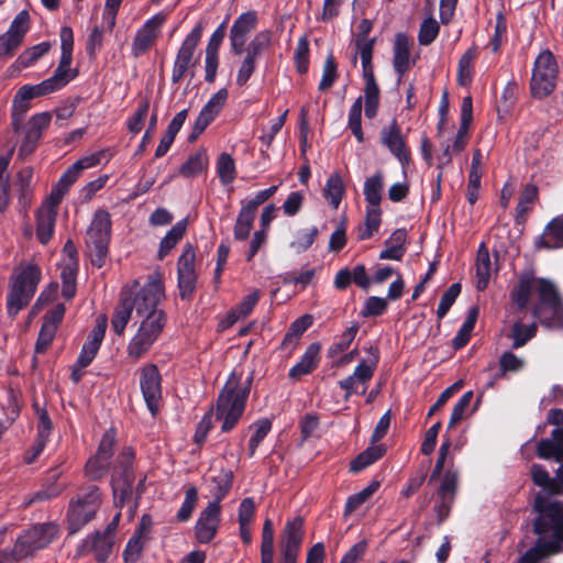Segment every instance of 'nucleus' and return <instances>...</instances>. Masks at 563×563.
<instances>
[{"label": "nucleus", "instance_id": "20e7f679", "mask_svg": "<svg viewBox=\"0 0 563 563\" xmlns=\"http://www.w3.org/2000/svg\"><path fill=\"white\" fill-rule=\"evenodd\" d=\"M533 294L538 295V302L533 306V316L540 319L542 323L551 327L553 323L548 320V314L559 317L561 309L555 285L545 278L525 275L512 290L511 298L519 309H523Z\"/></svg>", "mask_w": 563, "mask_h": 563}, {"label": "nucleus", "instance_id": "a18cd8bd", "mask_svg": "<svg viewBox=\"0 0 563 563\" xmlns=\"http://www.w3.org/2000/svg\"><path fill=\"white\" fill-rule=\"evenodd\" d=\"M132 487V477L128 471L112 479V488L114 503L118 507H122L126 498L130 497Z\"/></svg>", "mask_w": 563, "mask_h": 563}, {"label": "nucleus", "instance_id": "e433bc0d", "mask_svg": "<svg viewBox=\"0 0 563 563\" xmlns=\"http://www.w3.org/2000/svg\"><path fill=\"white\" fill-rule=\"evenodd\" d=\"M203 26L201 23H198L191 32L186 36L184 42L181 43L177 56V59L181 62H187L191 64L194 53L200 42L202 35Z\"/></svg>", "mask_w": 563, "mask_h": 563}, {"label": "nucleus", "instance_id": "2eb2a0df", "mask_svg": "<svg viewBox=\"0 0 563 563\" xmlns=\"http://www.w3.org/2000/svg\"><path fill=\"white\" fill-rule=\"evenodd\" d=\"M379 139L380 143L399 161L402 166V173L406 174V167L410 163V154L406 144V137L396 120H393L380 130Z\"/></svg>", "mask_w": 563, "mask_h": 563}, {"label": "nucleus", "instance_id": "09e8293b", "mask_svg": "<svg viewBox=\"0 0 563 563\" xmlns=\"http://www.w3.org/2000/svg\"><path fill=\"white\" fill-rule=\"evenodd\" d=\"M536 323L523 324L521 321L514 323L509 336L514 340L512 347L523 346L531 338L536 335Z\"/></svg>", "mask_w": 563, "mask_h": 563}, {"label": "nucleus", "instance_id": "0eeeda50", "mask_svg": "<svg viewBox=\"0 0 563 563\" xmlns=\"http://www.w3.org/2000/svg\"><path fill=\"white\" fill-rule=\"evenodd\" d=\"M111 239V217L103 209L95 212L86 233V246L92 265L101 267Z\"/></svg>", "mask_w": 563, "mask_h": 563}, {"label": "nucleus", "instance_id": "dca6fc26", "mask_svg": "<svg viewBox=\"0 0 563 563\" xmlns=\"http://www.w3.org/2000/svg\"><path fill=\"white\" fill-rule=\"evenodd\" d=\"M166 19V13H156L137 30L131 47L132 54L135 57L143 55L152 47L161 34V29Z\"/></svg>", "mask_w": 563, "mask_h": 563}, {"label": "nucleus", "instance_id": "7ed1b4c3", "mask_svg": "<svg viewBox=\"0 0 563 563\" xmlns=\"http://www.w3.org/2000/svg\"><path fill=\"white\" fill-rule=\"evenodd\" d=\"M252 377L234 369L221 389L217 404L210 410L221 422V430L229 432L241 419L250 394Z\"/></svg>", "mask_w": 563, "mask_h": 563}, {"label": "nucleus", "instance_id": "1a4fd4ad", "mask_svg": "<svg viewBox=\"0 0 563 563\" xmlns=\"http://www.w3.org/2000/svg\"><path fill=\"white\" fill-rule=\"evenodd\" d=\"M218 479L220 484L216 493L217 500L208 504L196 523V536L202 543L210 542L217 533L220 515L219 500L227 495L231 487L232 473L229 471L222 472Z\"/></svg>", "mask_w": 563, "mask_h": 563}, {"label": "nucleus", "instance_id": "680f3d73", "mask_svg": "<svg viewBox=\"0 0 563 563\" xmlns=\"http://www.w3.org/2000/svg\"><path fill=\"white\" fill-rule=\"evenodd\" d=\"M312 324V317L309 314L301 316L297 320H295L287 334L284 339V344L297 342V340L301 336V334Z\"/></svg>", "mask_w": 563, "mask_h": 563}, {"label": "nucleus", "instance_id": "a211bd4d", "mask_svg": "<svg viewBox=\"0 0 563 563\" xmlns=\"http://www.w3.org/2000/svg\"><path fill=\"white\" fill-rule=\"evenodd\" d=\"M52 92H54V90L46 79L37 85H24L16 91L12 104L13 124L16 130L19 129L18 124L29 110V101Z\"/></svg>", "mask_w": 563, "mask_h": 563}, {"label": "nucleus", "instance_id": "6e6552de", "mask_svg": "<svg viewBox=\"0 0 563 563\" xmlns=\"http://www.w3.org/2000/svg\"><path fill=\"white\" fill-rule=\"evenodd\" d=\"M559 65L554 55L542 51L536 58L530 80L531 95L537 99L548 97L556 86Z\"/></svg>", "mask_w": 563, "mask_h": 563}, {"label": "nucleus", "instance_id": "f8f14e48", "mask_svg": "<svg viewBox=\"0 0 563 563\" xmlns=\"http://www.w3.org/2000/svg\"><path fill=\"white\" fill-rule=\"evenodd\" d=\"M100 505V493L97 487H91L82 496L70 504L68 511L69 528L77 531L86 525L96 514Z\"/></svg>", "mask_w": 563, "mask_h": 563}, {"label": "nucleus", "instance_id": "f3484780", "mask_svg": "<svg viewBox=\"0 0 563 563\" xmlns=\"http://www.w3.org/2000/svg\"><path fill=\"white\" fill-rule=\"evenodd\" d=\"M196 254L190 244L186 245L178 260V288L183 299H189L196 288L197 273L195 269Z\"/></svg>", "mask_w": 563, "mask_h": 563}, {"label": "nucleus", "instance_id": "13d9d810", "mask_svg": "<svg viewBox=\"0 0 563 563\" xmlns=\"http://www.w3.org/2000/svg\"><path fill=\"white\" fill-rule=\"evenodd\" d=\"M361 117H362V97H358L354 103L352 104L349 113V128L351 129L353 135L356 140L362 143L364 141V135L361 126Z\"/></svg>", "mask_w": 563, "mask_h": 563}, {"label": "nucleus", "instance_id": "ddd939ff", "mask_svg": "<svg viewBox=\"0 0 563 563\" xmlns=\"http://www.w3.org/2000/svg\"><path fill=\"white\" fill-rule=\"evenodd\" d=\"M303 538V521L295 518L288 521L280 536V563H297Z\"/></svg>", "mask_w": 563, "mask_h": 563}, {"label": "nucleus", "instance_id": "338daca9", "mask_svg": "<svg viewBox=\"0 0 563 563\" xmlns=\"http://www.w3.org/2000/svg\"><path fill=\"white\" fill-rule=\"evenodd\" d=\"M271 40H272L271 32H268V31L260 32L258 34H256L254 36V38L250 43V45L247 47L246 55L257 58L261 55V53L269 46Z\"/></svg>", "mask_w": 563, "mask_h": 563}, {"label": "nucleus", "instance_id": "7c9ffc66", "mask_svg": "<svg viewBox=\"0 0 563 563\" xmlns=\"http://www.w3.org/2000/svg\"><path fill=\"white\" fill-rule=\"evenodd\" d=\"M553 440L545 439L538 445V455L542 459L554 457L558 462L563 460V429L552 433Z\"/></svg>", "mask_w": 563, "mask_h": 563}, {"label": "nucleus", "instance_id": "4468645a", "mask_svg": "<svg viewBox=\"0 0 563 563\" xmlns=\"http://www.w3.org/2000/svg\"><path fill=\"white\" fill-rule=\"evenodd\" d=\"M29 27L30 14L27 11L23 10L15 15L8 31L0 35V58L8 59L13 56L21 45Z\"/></svg>", "mask_w": 563, "mask_h": 563}, {"label": "nucleus", "instance_id": "f03ea898", "mask_svg": "<svg viewBox=\"0 0 563 563\" xmlns=\"http://www.w3.org/2000/svg\"><path fill=\"white\" fill-rule=\"evenodd\" d=\"M164 296L148 294L137 307L139 327L131 338L126 354L136 361L143 357L159 338L166 322L165 314L157 308Z\"/></svg>", "mask_w": 563, "mask_h": 563}, {"label": "nucleus", "instance_id": "aec40b11", "mask_svg": "<svg viewBox=\"0 0 563 563\" xmlns=\"http://www.w3.org/2000/svg\"><path fill=\"white\" fill-rule=\"evenodd\" d=\"M54 195L55 186L37 212L36 234L43 244L47 243L52 238L56 219V207L65 196V194H60V196L57 198Z\"/></svg>", "mask_w": 563, "mask_h": 563}, {"label": "nucleus", "instance_id": "6e6d98bb", "mask_svg": "<svg viewBox=\"0 0 563 563\" xmlns=\"http://www.w3.org/2000/svg\"><path fill=\"white\" fill-rule=\"evenodd\" d=\"M440 25L437 20L430 15L426 18L419 29L418 41L421 45H430L438 36Z\"/></svg>", "mask_w": 563, "mask_h": 563}, {"label": "nucleus", "instance_id": "c9c22d12", "mask_svg": "<svg viewBox=\"0 0 563 563\" xmlns=\"http://www.w3.org/2000/svg\"><path fill=\"white\" fill-rule=\"evenodd\" d=\"M187 229V221H178L163 238L159 244L158 257L162 260L169 254V252L181 240Z\"/></svg>", "mask_w": 563, "mask_h": 563}, {"label": "nucleus", "instance_id": "49530a36", "mask_svg": "<svg viewBox=\"0 0 563 563\" xmlns=\"http://www.w3.org/2000/svg\"><path fill=\"white\" fill-rule=\"evenodd\" d=\"M476 57V48H468L460 58L457 67V81L462 86H467L473 77V62Z\"/></svg>", "mask_w": 563, "mask_h": 563}, {"label": "nucleus", "instance_id": "72a5a7b5", "mask_svg": "<svg viewBox=\"0 0 563 563\" xmlns=\"http://www.w3.org/2000/svg\"><path fill=\"white\" fill-rule=\"evenodd\" d=\"M383 189L384 175L382 170H377L374 175L365 179L363 192L368 206H379Z\"/></svg>", "mask_w": 563, "mask_h": 563}, {"label": "nucleus", "instance_id": "9b49d317", "mask_svg": "<svg viewBox=\"0 0 563 563\" xmlns=\"http://www.w3.org/2000/svg\"><path fill=\"white\" fill-rule=\"evenodd\" d=\"M57 533L58 528L55 523L34 526L18 538L14 553L19 558L31 555L34 551L48 545Z\"/></svg>", "mask_w": 563, "mask_h": 563}, {"label": "nucleus", "instance_id": "37998d69", "mask_svg": "<svg viewBox=\"0 0 563 563\" xmlns=\"http://www.w3.org/2000/svg\"><path fill=\"white\" fill-rule=\"evenodd\" d=\"M208 166V156L205 150H199L188 157L180 167V175L194 177L200 174Z\"/></svg>", "mask_w": 563, "mask_h": 563}, {"label": "nucleus", "instance_id": "e2e57ef3", "mask_svg": "<svg viewBox=\"0 0 563 563\" xmlns=\"http://www.w3.org/2000/svg\"><path fill=\"white\" fill-rule=\"evenodd\" d=\"M461 292V285L460 284H453L449 287V289L442 295L440 303L437 309V316L439 319H442L448 311L450 310L451 306L457 298V296Z\"/></svg>", "mask_w": 563, "mask_h": 563}, {"label": "nucleus", "instance_id": "8fccbe9b", "mask_svg": "<svg viewBox=\"0 0 563 563\" xmlns=\"http://www.w3.org/2000/svg\"><path fill=\"white\" fill-rule=\"evenodd\" d=\"M478 317V309L472 308L468 311V314L463 322L461 329L456 333V335L453 339V345L455 349L463 347L470 340L471 333L474 329L475 322Z\"/></svg>", "mask_w": 563, "mask_h": 563}, {"label": "nucleus", "instance_id": "f704fd0d", "mask_svg": "<svg viewBox=\"0 0 563 563\" xmlns=\"http://www.w3.org/2000/svg\"><path fill=\"white\" fill-rule=\"evenodd\" d=\"M375 40L367 37H357L355 41L356 54L360 55L363 67V77H374L372 57ZM356 62V56L353 57Z\"/></svg>", "mask_w": 563, "mask_h": 563}, {"label": "nucleus", "instance_id": "bf43d9fd", "mask_svg": "<svg viewBox=\"0 0 563 563\" xmlns=\"http://www.w3.org/2000/svg\"><path fill=\"white\" fill-rule=\"evenodd\" d=\"M51 113L41 112L33 115L27 123L29 137L32 140H40L42 136L43 130H45L51 122Z\"/></svg>", "mask_w": 563, "mask_h": 563}, {"label": "nucleus", "instance_id": "79ce46f5", "mask_svg": "<svg viewBox=\"0 0 563 563\" xmlns=\"http://www.w3.org/2000/svg\"><path fill=\"white\" fill-rule=\"evenodd\" d=\"M317 235L318 229L316 227L298 229L292 233V239L289 246L294 250L295 253L300 254L312 245Z\"/></svg>", "mask_w": 563, "mask_h": 563}, {"label": "nucleus", "instance_id": "c03bdc74", "mask_svg": "<svg viewBox=\"0 0 563 563\" xmlns=\"http://www.w3.org/2000/svg\"><path fill=\"white\" fill-rule=\"evenodd\" d=\"M379 482L374 481L361 492L351 495L347 498L344 507V517L350 516L352 512L358 509L365 501H367L374 495V493L377 492Z\"/></svg>", "mask_w": 563, "mask_h": 563}, {"label": "nucleus", "instance_id": "864d4df0", "mask_svg": "<svg viewBox=\"0 0 563 563\" xmlns=\"http://www.w3.org/2000/svg\"><path fill=\"white\" fill-rule=\"evenodd\" d=\"M531 476L533 483L544 490L551 494H559L560 487L555 479L549 476V473L539 464H533L531 466Z\"/></svg>", "mask_w": 563, "mask_h": 563}, {"label": "nucleus", "instance_id": "58836bf2", "mask_svg": "<svg viewBox=\"0 0 563 563\" xmlns=\"http://www.w3.org/2000/svg\"><path fill=\"white\" fill-rule=\"evenodd\" d=\"M344 192L345 187L342 177L339 174L331 175L323 188V196L332 208L336 209L339 207Z\"/></svg>", "mask_w": 563, "mask_h": 563}, {"label": "nucleus", "instance_id": "603ef678", "mask_svg": "<svg viewBox=\"0 0 563 563\" xmlns=\"http://www.w3.org/2000/svg\"><path fill=\"white\" fill-rule=\"evenodd\" d=\"M217 172L221 184L229 185L235 179V163L231 155L222 153L217 162Z\"/></svg>", "mask_w": 563, "mask_h": 563}, {"label": "nucleus", "instance_id": "5fc2aeb1", "mask_svg": "<svg viewBox=\"0 0 563 563\" xmlns=\"http://www.w3.org/2000/svg\"><path fill=\"white\" fill-rule=\"evenodd\" d=\"M51 48V44L48 42H42L37 45H34L27 49H25L16 59V64L26 68L33 65L40 57L45 55Z\"/></svg>", "mask_w": 563, "mask_h": 563}, {"label": "nucleus", "instance_id": "774afa93", "mask_svg": "<svg viewBox=\"0 0 563 563\" xmlns=\"http://www.w3.org/2000/svg\"><path fill=\"white\" fill-rule=\"evenodd\" d=\"M147 540L136 536V534H133L126 547H125V550H124V559H125V562H129V563H134L135 561H137V559L140 558L142 551H143V548L145 545Z\"/></svg>", "mask_w": 563, "mask_h": 563}, {"label": "nucleus", "instance_id": "4be33fe9", "mask_svg": "<svg viewBox=\"0 0 563 563\" xmlns=\"http://www.w3.org/2000/svg\"><path fill=\"white\" fill-rule=\"evenodd\" d=\"M114 440L115 434L113 430H109L103 434L96 455L86 464V473L91 478H99L107 472Z\"/></svg>", "mask_w": 563, "mask_h": 563}, {"label": "nucleus", "instance_id": "052dcab7", "mask_svg": "<svg viewBox=\"0 0 563 563\" xmlns=\"http://www.w3.org/2000/svg\"><path fill=\"white\" fill-rule=\"evenodd\" d=\"M251 429L254 430V433L250 439L249 451H250V455H253L255 453L257 446L260 445V443L271 431L272 423L267 419H261V420L256 421L255 423H253L251 426Z\"/></svg>", "mask_w": 563, "mask_h": 563}, {"label": "nucleus", "instance_id": "39448f33", "mask_svg": "<svg viewBox=\"0 0 563 563\" xmlns=\"http://www.w3.org/2000/svg\"><path fill=\"white\" fill-rule=\"evenodd\" d=\"M148 294H153L155 297L164 296V287L157 275L150 276L143 287H140L137 280H133L122 289L120 302L115 307L111 320V327L118 335L123 334L133 310L137 317V307L142 305L143 298L148 297Z\"/></svg>", "mask_w": 563, "mask_h": 563}, {"label": "nucleus", "instance_id": "5701e85b", "mask_svg": "<svg viewBox=\"0 0 563 563\" xmlns=\"http://www.w3.org/2000/svg\"><path fill=\"white\" fill-rule=\"evenodd\" d=\"M227 99L228 90L225 88L220 89L210 98L195 121L192 133L190 135L191 140H195L198 135H200L214 120V118L225 104Z\"/></svg>", "mask_w": 563, "mask_h": 563}, {"label": "nucleus", "instance_id": "4d7b16f0", "mask_svg": "<svg viewBox=\"0 0 563 563\" xmlns=\"http://www.w3.org/2000/svg\"><path fill=\"white\" fill-rule=\"evenodd\" d=\"M254 218V213H251L243 208L240 210L234 225V238L236 240H245L249 236L253 228Z\"/></svg>", "mask_w": 563, "mask_h": 563}, {"label": "nucleus", "instance_id": "412c9836", "mask_svg": "<svg viewBox=\"0 0 563 563\" xmlns=\"http://www.w3.org/2000/svg\"><path fill=\"white\" fill-rule=\"evenodd\" d=\"M378 355L375 353L368 361L361 362L353 374L339 383L346 390L347 396L356 393L365 394L367 384L372 379L377 367Z\"/></svg>", "mask_w": 563, "mask_h": 563}, {"label": "nucleus", "instance_id": "423d86ee", "mask_svg": "<svg viewBox=\"0 0 563 563\" xmlns=\"http://www.w3.org/2000/svg\"><path fill=\"white\" fill-rule=\"evenodd\" d=\"M41 279V271L34 264H21L12 274L8 294V312L15 316L26 307L34 296Z\"/></svg>", "mask_w": 563, "mask_h": 563}, {"label": "nucleus", "instance_id": "9d476101", "mask_svg": "<svg viewBox=\"0 0 563 563\" xmlns=\"http://www.w3.org/2000/svg\"><path fill=\"white\" fill-rule=\"evenodd\" d=\"M59 37L60 59L53 76L46 79L54 91L62 89L77 76V70L71 67L74 47L73 30L69 26H63Z\"/></svg>", "mask_w": 563, "mask_h": 563}, {"label": "nucleus", "instance_id": "6ab92c4d", "mask_svg": "<svg viewBox=\"0 0 563 563\" xmlns=\"http://www.w3.org/2000/svg\"><path fill=\"white\" fill-rule=\"evenodd\" d=\"M140 386L146 406L154 416L162 397L161 375L154 364H148L141 369Z\"/></svg>", "mask_w": 563, "mask_h": 563}, {"label": "nucleus", "instance_id": "a878e982", "mask_svg": "<svg viewBox=\"0 0 563 563\" xmlns=\"http://www.w3.org/2000/svg\"><path fill=\"white\" fill-rule=\"evenodd\" d=\"M100 158L101 153H95L78 159L70 167H68L55 185L54 196L58 198L60 194H66L69 187L78 179L81 172L99 164Z\"/></svg>", "mask_w": 563, "mask_h": 563}, {"label": "nucleus", "instance_id": "69168bd1", "mask_svg": "<svg viewBox=\"0 0 563 563\" xmlns=\"http://www.w3.org/2000/svg\"><path fill=\"white\" fill-rule=\"evenodd\" d=\"M148 108H150L148 100H143L139 104L135 113L128 121V129L131 133L136 134L142 130L145 119L147 117Z\"/></svg>", "mask_w": 563, "mask_h": 563}, {"label": "nucleus", "instance_id": "b1692460", "mask_svg": "<svg viewBox=\"0 0 563 563\" xmlns=\"http://www.w3.org/2000/svg\"><path fill=\"white\" fill-rule=\"evenodd\" d=\"M227 99L228 90L225 88L220 89L210 98L195 121L192 133L190 135L191 140H195L198 135H200L214 120V118L225 104Z\"/></svg>", "mask_w": 563, "mask_h": 563}, {"label": "nucleus", "instance_id": "ea45409f", "mask_svg": "<svg viewBox=\"0 0 563 563\" xmlns=\"http://www.w3.org/2000/svg\"><path fill=\"white\" fill-rule=\"evenodd\" d=\"M385 446L382 444L372 445L358 454L350 465L351 472L357 473L369 466L385 454Z\"/></svg>", "mask_w": 563, "mask_h": 563}, {"label": "nucleus", "instance_id": "c756f323", "mask_svg": "<svg viewBox=\"0 0 563 563\" xmlns=\"http://www.w3.org/2000/svg\"><path fill=\"white\" fill-rule=\"evenodd\" d=\"M320 345L318 343L310 344L300 361L289 371V377L300 379L317 367L319 362Z\"/></svg>", "mask_w": 563, "mask_h": 563}, {"label": "nucleus", "instance_id": "4c0bfd02", "mask_svg": "<svg viewBox=\"0 0 563 563\" xmlns=\"http://www.w3.org/2000/svg\"><path fill=\"white\" fill-rule=\"evenodd\" d=\"M540 243L547 249L563 246V217L555 218L548 224Z\"/></svg>", "mask_w": 563, "mask_h": 563}, {"label": "nucleus", "instance_id": "bb28decb", "mask_svg": "<svg viewBox=\"0 0 563 563\" xmlns=\"http://www.w3.org/2000/svg\"><path fill=\"white\" fill-rule=\"evenodd\" d=\"M257 15L253 11L242 13L233 23L230 30V41L232 51L241 54L245 45L247 35L255 29Z\"/></svg>", "mask_w": 563, "mask_h": 563}, {"label": "nucleus", "instance_id": "f257e3e1", "mask_svg": "<svg viewBox=\"0 0 563 563\" xmlns=\"http://www.w3.org/2000/svg\"><path fill=\"white\" fill-rule=\"evenodd\" d=\"M536 509L539 518L534 523V531L539 542L528 550L519 563H538L543 556L559 551L563 541V504L555 501L543 504L541 497L536 499Z\"/></svg>", "mask_w": 563, "mask_h": 563}, {"label": "nucleus", "instance_id": "3c124183", "mask_svg": "<svg viewBox=\"0 0 563 563\" xmlns=\"http://www.w3.org/2000/svg\"><path fill=\"white\" fill-rule=\"evenodd\" d=\"M380 225V209L379 206H368L366 209V218L364 228L360 230V239L367 240L376 233Z\"/></svg>", "mask_w": 563, "mask_h": 563}, {"label": "nucleus", "instance_id": "2f4dec72", "mask_svg": "<svg viewBox=\"0 0 563 563\" xmlns=\"http://www.w3.org/2000/svg\"><path fill=\"white\" fill-rule=\"evenodd\" d=\"M260 299V291L253 290L251 294L246 295L242 301L234 308L228 317L222 321V327L228 328L235 323L238 320L245 318L249 316L254 309L255 305Z\"/></svg>", "mask_w": 563, "mask_h": 563}, {"label": "nucleus", "instance_id": "cd10ccee", "mask_svg": "<svg viewBox=\"0 0 563 563\" xmlns=\"http://www.w3.org/2000/svg\"><path fill=\"white\" fill-rule=\"evenodd\" d=\"M411 47L412 41L405 33L396 34L393 64L400 77L415 64V60L411 58Z\"/></svg>", "mask_w": 563, "mask_h": 563}, {"label": "nucleus", "instance_id": "0e129e2a", "mask_svg": "<svg viewBox=\"0 0 563 563\" xmlns=\"http://www.w3.org/2000/svg\"><path fill=\"white\" fill-rule=\"evenodd\" d=\"M472 398H473V391L470 390V391H466L459 399V401L455 404V406L453 407V410L451 412V417H450L449 424H448L449 428H453L456 423H459L463 419V417L472 401Z\"/></svg>", "mask_w": 563, "mask_h": 563}, {"label": "nucleus", "instance_id": "a19ab883", "mask_svg": "<svg viewBox=\"0 0 563 563\" xmlns=\"http://www.w3.org/2000/svg\"><path fill=\"white\" fill-rule=\"evenodd\" d=\"M365 80V89H364V99H365V115L368 119H373L378 110L379 104V88L375 80V77H364Z\"/></svg>", "mask_w": 563, "mask_h": 563}, {"label": "nucleus", "instance_id": "473e14b6", "mask_svg": "<svg viewBox=\"0 0 563 563\" xmlns=\"http://www.w3.org/2000/svg\"><path fill=\"white\" fill-rule=\"evenodd\" d=\"M476 287L478 290H484L492 276L493 264L488 250L482 244L477 252L476 258Z\"/></svg>", "mask_w": 563, "mask_h": 563}, {"label": "nucleus", "instance_id": "de8ad7c7", "mask_svg": "<svg viewBox=\"0 0 563 563\" xmlns=\"http://www.w3.org/2000/svg\"><path fill=\"white\" fill-rule=\"evenodd\" d=\"M467 131L468 129L463 130V126L459 128V131L452 142V144H448L442 155L440 156V166L449 164L452 159L453 154H457L464 150L467 144Z\"/></svg>", "mask_w": 563, "mask_h": 563}, {"label": "nucleus", "instance_id": "c85d7f7f", "mask_svg": "<svg viewBox=\"0 0 563 563\" xmlns=\"http://www.w3.org/2000/svg\"><path fill=\"white\" fill-rule=\"evenodd\" d=\"M119 518L120 514H117L107 531L97 533L86 540L85 545L95 551L98 561H104L111 552L113 544L112 527L115 528Z\"/></svg>", "mask_w": 563, "mask_h": 563}, {"label": "nucleus", "instance_id": "393cba45", "mask_svg": "<svg viewBox=\"0 0 563 563\" xmlns=\"http://www.w3.org/2000/svg\"><path fill=\"white\" fill-rule=\"evenodd\" d=\"M107 329V318L101 316L93 330L89 334L87 341L81 347L79 356L77 358V366L79 368L87 367L96 357L100 345L103 341Z\"/></svg>", "mask_w": 563, "mask_h": 563}]
</instances>
